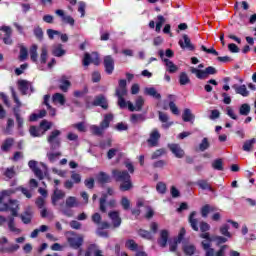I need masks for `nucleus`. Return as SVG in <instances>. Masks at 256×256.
Instances as JSON below:
<instances>
[{
  "mask_svg": "<svg viewBox=\"0 0 256 256\" xmlns=\"http://www.w3.org/2000/svg\"><path fill=\"white\" fill-rule=\"evenodd\" d=\"M112 177L116 183H120L119 190L125 193L126 191H131L133 188V181H131V174L127 170H112Z\"/></svg>",
  "mask_w": 256,
  "mask_h": 256,
  "instance_id": "nucleus-1",
  "label": "nucleus"
},
{
  "mask_svg": "<svg viewBox=\"0 0 256 256\" xmlns=\"http://www.w3.org/2000/svg\"><path fill=\"white\" fill-rule=\"evenodd\" d=\"M9 209L12 216L8 217V229L10 233H15V235H21L22 230L15 226V217H19V202L17 200H9Z\"/></svg>",
  "mask_w": 256,
  "mask_h": 256,
  "instance_id": "nucleus-2",
  "label": "nucleus"
},
{
  "mask_svg": "<svg viewBox=\"0 0 256 256\" xmlns=\"http://www.w3.org/2000/svg\"><path fill=\"white\" fill-rule=\"evenodd\" d=\"M113 119V114L108 113L104 116V119L102 120L99 126L92 125L90 129L93 135H96L97 137H102L103 133H105V129H109V125L111 124V121H113Z\"/></svg>",
  "mask_w": 256,
  "mask_h": 256,
  "instance_id": "nucleus-3",
  "label": "nucleus"
},
{
  "mask_svg": "<svg viewBox=\"0 0 256 256\" xmlns=\"http://www.w3.org/2000/svg\"><path fill=\"white\" fill-rule=\"evenodd\" d=\"M47 143L50 146V151H59L61 149V130H53L47 136Z\"/></svg>",
  "mask_w": 256,
  "mask_h": 256,
  "instance_id": "nucleus-4",
  "label": "nucleus"
},
{
  "mask_svg": "<svg viewBox=\"0 0 256 256\" xmlns=\"http://www.w3.org/2000/svg\"><path fill=\"white\" fill-rule=\"evenodd\" d=\"M190 72L197 77V79L205 80L209 79V75H217V68L209 66L205 70L199 68L191 67Z\"/></svg>",
  "mask_w": 256,
  "mask_h": 256,
  "instance_id": "nucleus-5",
  "label": "nucleus"
},
{
  "mask_svg": "<svg viewBox=\"0 0 256 256\" xmlns=\"http://www.w3.org/2000/svg\"><path fill=\"white\" fill-rule=\"evenodd\" d=\"M17 85L21 95H28L29 89L31 93H35V88H33V84L30 81L18 80Z\"/></svg>",
  "mask_w": 256,
  "mask_h": 256,
  "instance_id": "nucleus-6",
  "label": "nucleus"
},
{
  "mask_svg": "<svg viewBox=\"0 0 256 256\" xmlns=\"http://www.w3.org/2000/svg\"><path fill=\"white\" fill-rule=\"evenodd\" d=\"M92 105L93 107H101V109L107 111V109H109V100H107V97L104 94H100L95 96Z\"/></svg>",
  "mask_w": 256,
  "mask_h": 256,
  "instance_id": "nucleus-7",
  "label": "nucleus"
},
{
  "mask_svg": "<svg viewBox=\"0 0 256 256\" xmlns=\"http://www.w3.org/2000/svg\"><path fill=\"white\" fill-rule=\"evenodd\" d=\"M160 140H161V133L157 128H154L151 131L149 138L147 139V143L149 147H159Z\"/></svg>",
  "mask_w": 256,
  "mask_h": 256,
  "instance_id": "nucleus-8",
  "label": "nucleus"
},
{
  "mask_svg": "<svg viewBox=\"0 0 256 256\" xmlns=\"http://www.w3.org/2000/svg\"><path fill=\"white\" fill-rule=\"evenodd\" d=\"M104 69L105 73L107 75H113V71H115V59H113V56L107 55L104 57Z\"/></svg>",
  "mask_w": 256,
  "mask_h": 256,
  "instance_id": "nucleus-9",
  "label": "nucleus"
},
{
  "mask_svg": "<svg viewBox=\"0 0 256 256\" xmlns=\"http://www.w3.org/2000/svg\"><path fill=\"white\" fill-rule=\"evenodd\" d=\"M178 45L181 49H187V51H195V45L191 43V38L189 35L183 34L182 39L179 40Z\"/></svg>",
  "mask_w": 256,
  "mask_h": 256,
  "instance_id": "nucleus-10",
  "label": "nucleus"
},
{
  "mask_svg": "<svg viewBox=\"0 0 256 256\" xmlns=\"http://www.w3.org/2000/svg\"><path fill=\"white\" fill-rule=\"evenodd\" d=\"M168 149L177 159H183L185 157V150H183L179 144H168Z\"/></svg>",
  "mask_w": 256,
  "mask_h": 256,
  "instance_id": "nucleus-11",
  "label": "nucleus"
},
{
  "mask_svg": "<svg viewBox=\"0 0 256 256\" xmlns=\"http://www.w3.org/2000/svg\"><path fill=\"white\" fill-rule=\"evenodd\" d=\"M55 14L61 18L62 23L70 25V27H73L75 25V19L69 15H65V11L58 9L55 11Z\"/></svg>",
  "mask_w": 256,
  "mask_h": 256,
  "instance_id": "nucleus-12",
  "label": "nucleus"
},
{
  "mask_svg": "<svg viewBox=\"0 0 256 256\" xmlns=\"http://www.w3.org/2000/svg\"><path fill=\"white\" fill-rule=\"evenodd\" d=\"M33 215V209H31V207H27L20 215V219L24 225H30L31 221H33Z\"/></svg>",
  "mask_w": 256,
  "mask_h": 256,
  "instance_id": "nucleus-13",
  "label": "nucleus"
},
{
  "mask_svg": "<svg viewBox=\"0 0 256 256\" xmlns=\"http://www.w3.org/2000/svg\"><path fill=\"white\" fill-rule=\"evenodd\" d=\"M127 95V80L121 79L119 80V86L116 88L115 96L117 98H122Z\"/></svg>",
  "mask_w": 256,
  "mask_h": 256,
  "instance_id": "nucleus-14",
  "label": "nucleus"
},
{
  "mask_svg": "<svg viewBox=\"0 0 256 256\" xmlns=\"http://www.w3.org/2000/svg\"><path fill=\"white\" fill-rule=\"evenodd\" d=\"M143 105H145V100L142 96H139L136 101L135 105L131 101H128V109L129 111H141L143 109Z\"/></svg>",
  "mask_w": 256,
  "mask_h": 256,
  "instance_id": "nucleus-15",
  "label": "nucleus"
},
{
  "mask_svg": "<svg viewBox=\"0 0 256 256\" xmlns=\"http://www.w3.org/2000/svg\"><path fill=\"white\" fill-rule=\"evenodd\" d=\"M38 165V162L35 161V160H30L28 162V167L29 169H31V171H33L34 175L36 177H38L41 180H43L44 176H43V171L40 170V168L37 166Z\"/></svg>",
  "mask_w": 256,
  "mask_h": 256,
  "instance_id": "nucleus-16",
  "label": "nucleus"
},
{
  "mask_svg": "<svg viewBox=\"0 0 256 256\" xmlns=\"http://www.w3.org/2000/svg\"><path fill=\"white\" fill-rule=\"evenodd\" d=\"M0 31H3L5 33L3 43L5 45H13V39H11V35H13V30H11L9 26H2L0 28Z\"/></svg>",
  "mask_w": 256,
  "mask_h": 256,
  "instance_id": "nucleus-17",
  "label": "nucleus"
},
{
  "mask_svg": "<svg viewBox=\"0 0 256 256\" xmlns=\"http://www.w3.org/2000/svg\"><path fill=\"white\" fill-rule=\"evenodd\" d=\"M83 236H78L77 238L75 237H69L68 238V243L69 246L72 249H81V247L83 246Z\"/></svg>",
  "mask_w": 256,
  "mask_h": 256,
  "instance_id": "nucleus-18",
  "label": "nucleus"
},
{
  "mask_svg": "<svg viewBox=\"0 0 256 256\" xmlns=\"http://www.w3.org/2000/svg\"><path fill=\"white\" fill-rule=\"evenodd\" d=\"M197 216L196 211H192L188 217V223L193 231H199V220L195 218Z\"/></svg>",
  "mask_w": 256,
  "mask_h": 256,
  "instance_id": "nucleus-19",
  "label": "nucleus"
},
{
  "mask_svg": "<svg viewBox=\"0 0 256 256\" xmlns=\"http://www.w3.org/2000/svg\"><path fill=\"white\" fill-rule=\"evenodd\" d=\"M232 89L235 90V93L237 95H241L242 97H249V90H247V86H245V84L240 86L237 84H234L232 86Z\"/></svg>",
  "mask_w": 256,
  "mask_h": 256,
  "instance_id": "nucleus-20",
  "label": "nucleus"
},
{
  "mask_svg": "<svg viewBox=\"0 0 256 256\" xmlns=\"http://www.w3.org/2000/svg\"><path fill=\"white\" fill-rule=\"evenodd\" d=\"M109 218L111 219L114 227H121V216H119L118 211H111L108 213Z\"/></svg>",
  "mask_w": 256,
  "mask_h": 256,
  "instance_id": "nucleus-21",
  "label": "nucleus"
},
{
  "mask_svg": "<svg viewBox=\"0 0 256 256\" xmlns=\"http://www.w3.org/2000/svg\"><path fill=\"white\" fill-rule=\"evenodd\" d=\"M168 241H169V231L161 230L160 238L158 239V245H160L162 248H165L167 247Z\"/></svg>",
  "mask_w": 256,
  "mask_h": 256,
  "instance_id": "nucleus-22",
  "label": "nucleus"
},
{
  "mask_svg": "<svg viewBox=\"0 0 256 256\" xmlns=\"http://www.w3.org/2000/svg\"><path fill=\"white\" fill-rule=\"evenodd\" d=\"M159 121H161L162 124V128L163 129H169V127H171V125H173V122H169V116L163 112H159Z\"/></svg>",
  "mask_w": 256,
  "mask_h": 256,
  "instance_id": "nucleus-23",
  "label": "nucleus"
},
{
  "mask_svg": "<svg viewBox=\"0 0 256 256\" xmlns=\"http://www.w3.org/2000/svg\"><path fill=\"white\" fill-rule=\"evenodd\" d=\"M91 63H94V65H99V57H96V59L93 60V58H91V54L86 53L84 55L82 64H83L84 67H89V65H91Z\"/></svg>",
  "mask_w": 256,
  "mask_h": 256,
  "instance_id": "nucleus-24",
  "label": "nucleus"
},
{
  "mask_svg": "<svg viewBox=\"0 0 256 256\" xmlns=\"http://www.w3.org/2000/svg\"><path fill=\"white\" fill-rule=\"evenodd\" d=\"M64 197H65V192H63V190H59V188H56L51 197L52 205H57V201H59L60 199H64Z\"/></svg>",
  "mask_w": 256,
  "mask_h": 256,
  "instance_id": "nucleus-25",
  "label": "nucleus"
},
{
  "mask_svg": "<svg viewBox=\"0 0 256 256\" xmlns=\"http://www.w3.org/2000/svg\"><path fill=\"white\" fill-rule=\"evenodd\" d=\"M15 143V139L13 138H7L6 140H4V142L1 145V150L4 153H9V151H11V147H13Z\"/></svg>",
  "mask_w": 256,
  "mask_h": 256,
  "instance_id": "nucleus-26",
  "label": "nucleus"
},
{
  "mask_svg": "<svg viewBox=\"0 0 256 256\" xmlns=\"http://www.w3.org/2000/svg\"><path fill=\"white\" fill-rule=\"evenodd\" d=\"M255 143V138L246 140L242 146V150L245 151L246 153H251V151H253V148L255 147Z\"/></svg>",
  "mask_w": 256,
  "mask_h": 256,
  "instance_id": "nucleus-27",
  "label": "nucleus"
},
{
  "mask_svg": "<svg viewBox=\"0 0 256 256\" xmlns=\"http://www.w3.org/2000/svg\"><path fill=\"white\" fill-rule=\"evenodd\" d=\"M163 62L165 63L166 71H168V73H177L179 68L177 67V65H175V63H173V61L164 58Z\"/></svg>",
  "mask_w": 256,
  "mask_h": 256,
  "instance_id": "nucleus-28",
  "label": "nucleus"
},
{
  "mask_svg": "<svg viewBox=\"0 0 256 256\" xmlns=\"http://www.w3.org/2000/svg\"><path fill=\"white\" fill-rule=\"evenodd\" d=\"M70 87H71V81L67 80V76H62L60 79L59 89H61L63 93H67Z\"/></svg>",
  "mask_w": 256,
  "mask_h": 256,
  "instance_id": "nucleus-29",
  "label": "nucleus"
},
{
  "mask_svg": "<svg viewBox=\"0 0 256 256\" xmlns=\"http://www.w3.org/2000/svg\"><path fill=\"white\" fill-rule=\"evenodd\" d=\"M196 185H198V187L202 189V191H210L211 193H215V190L209 185V182L207 180H198L196 182Z\"/></svg>",
  "mask_w": 256,
  "mask_h": 256,
  "instance_id": "nucleus-30",
  "label": "nucleus"
},
{
  "mask_svg": "<svg viewBox=\"0 0 256 256\" xmlns=\"http://www.w3.org/2000/svg\"><path fill=\"white\" fill-rule=\"evenodd\" d=\"M97 181L101 185L111 183V176H109V174H107L105 172H99V174L97 175Z\"/></svg>",
  "mask_w": 256,
  "mask_h": 256,
  "instance_id": "nucleus-31",
  "label": "nucleus"
},
{
  "mask_svg": "<svg viewBox=\"0 0 256 256\" xmlns=\"http://www.w3.org/2000/svg\"><path fill=\"white\" fill-rule=\"evenodd\" d=\"M29 133L31 137H43L45 135V132H43L40 126H30Z\"/></svg>",
  "mask_w": 256,
  "mask_h": 256,
  "instance_id": "nucleus-32",
  "label": "nucleus"
},
{
  "mask_svg": "<svg viewBox=\"0 0 256 256\" xmlns=\"http://www.w3.org/2000/svg\"><path fill=\"white\" fill-rule=\"evenodd\" d=\"M64 205L67 207V209H73V207H79V202L75 196H70L66 199Z\"/></svg>",
  "mask_w": 256,
  "mask_h": 256,
  "instance_id": "nucleus-33",
  "label": "nucleus"
},
{
  "mask_svg": "<svg viewBox=\"0 0 256 256\" xmlns=\"http://www.w3.org/2000/svg\"><path fill=\"white\" fill-rule=\"evenodd\" d=\"M202 248L206 251L205 256H215V249L211 248V244L206 241L201 242Z\"/></svg>",
  "mask_w": 256,
  "mask_h": 256,
  "instance_id": "nucleus-34",
  "label": "nucleus"
},
{
  "mask_svg": "<svg viewBox=\"0 0 256 256\" xmlns=\"http://www.w3.org/2000/svg\"><path fill=\"white\" fill-rule=\"evenodd\" d=\"M144 93L145 95H149V97H153L154 99H161V94H159L157 89L154 87L145 88Z\"/></svg>",
  "mask_w": 256,
  "mask_h": 256,
  "instance_id": "nucleus-35",
  "label": "nucleus"
},
{
  "mask_svg": "<svg viewBox=\"0 0 256 256\" xmlns=\"http://www.w3.org/2000/svg\"><path fill=\"white\" fill-rule=\"evenodd\" d=\"M21 246L19 244H11L9 247H1L0 253H15L16 251H19Z\"/></svg>",
  "mask_w": 256,
  "mask_h": 256,
  "instance_id": "nucleus-36",
  "label": "nucleus"
},
{
  "mask_svg": "<svg viewBox=\"0 0 256 256\" xmlns=\"http://www.w3.org/2000/svg\"><path fill=\"white\" fill-rule=\"evenodd\" d=\"M55 151L47 152L46 154V157L48 158V161H50V163H55V161H57V159H59V157L63 155L60 151Z\"/></svg>",
  "mask_w": 256,
  "mask_h": 256,
  "instance_id": "nucleus-37",
  "label": "nucleus"
},
{
  "mask_svg": "<svg viewBox=\"0 0 256 256\" xmlns=\"http://www.w3.org/2000/svg\"><path fill=\"white\" fill-rule=\"evenodd\" d=\"M182 119L185 123H189V122L195 120V115H193V113H191V109L186 108V109H184V112L182 114Z\"/></svg>",
  "mask_w": 256,
  "mask_h": 256,
  "instance_id": "nucleus-38",
  "label": "nucleus"
},
{
  "mask_svg": "<svg viewBox=\"0 0 256 256\" xmlns=\"http://www.w3.org/2000/svg\"><path fill=\"white\" fill-rule=\"evenodd\" d=\"M107 197H109V194L104 193L99 200V209L101 213H107V207L105 206V203H107Z\"/></svg>",
  "mask_w": 256,
  "mask_h": 256,
  "instance_id": "nucleus-39",
  "label": "nucleus"
},
{
  "mask_svg": "<svg viewBox=\"0 0 256 256\" xmlns=\"http://www.w3.org/2000/svg\"><path fill=\"white\" fill-rule=\"evenodd\" d=\"M38 46L37 44H33L30 48V59L33 63H37L39 59V54L37 53Z\"/></svg>",
  "mask_w": 256,
  "mask_h": 256,
  "instance_id": "nucleus-40",
  "label": "nucleus"
},
{
  "mask_svg": "<svg viewBox=\"0 0 256 256\" xmlns=\"http://www.w3.org/2000/svg\"><path fill=\"white\" fill-rule=\"evenodd\" d=\"M49 53V50L47 49V46H42L41 47V53H40V63L42 65H45L47 63V55Z\"/></svg>",
  "mask_w": 256,
  "mask_h": 256,
  "instance_id": "nucleus-41",
  "label": "nucleus"
},
{
  "mask_svg": "<svg viewBox=\"0 0 256 256\" xmlns=\"http://www.w3.org/2000/svg\"><path fill=\"white\" fill-rule=\"evenodd\" d=\"M191 83V78H189V75H187L186 72H182L179 75V84L180 85H189Z\"/></svg>",
  "mask_w": 256,
  "mask_h": 256,
  "instance_id": "nucleus-42",
  "label": "nucleus"
},
{
  "mask_svg": "<svg viewBox=\"0 0 256 256\" xmlns=\"http://www.w3.org/2000/svg\"><path fill=\"white\" fill-rule=\"evenodd\" d=\"M52 101L54 103H59L60 105H65V96L61 93H55L53 96H52Z\"/></svg>",
  "mask_w": 256,
  "mask_h": 256,
  "instance_id": "nucleus-43",
  "label": "nucleus"
},
{
  "mask_svg": "<svg viewBox=\"0 0 256 256\" xmlns=\"http://www.w3.org/2000/svg\"><path fill=\"white\" fill-rule=\"evenodd\" d=\"M240 115H243L244 117H247L249 113H251V106L247 103H244L239 108Z\"/></svg>",
  "mask_w": 256,
  "mask_h": 256,
  "instance_id": "nucleus-44",
  "label": "nucleus"
},
{
  "mask_svg": "<svg viewBox=\"0 0 256 256\" xmlns=\"http://www.w3.org/2000/svg\"><path fill=\"white\" fill-rule=\"evenodd\" d=\"M211 147V144L209 143V138L205 137L202 139L201 143L198 146L199 151L204 152L207 151Z\"/></svg>",
  "mask_w": 256,
  "mask_h": 256,
  "instance_id": "nucleus-45",
  "label": "nucleus"
},
{
  "mask_svg": "<svg viewBox=\"0 0 256 256\" xmlns=\"http://www.w3.org/2000/svg\"><path fill=\"white\" fill-rule=\"evenodd\" d=\"M183 251L185 255H195V251H197V248L193 244H188L183 247Z\"/></svg>",
  "mask_w": 256,
  "mask_h": 256,
  "instance_id": "nucleus-46",
  "label": "nucleus"
},
{
  "mask_svg": "<svg viewBox=\"0 0 256 256\" xmlns=\"http://www.w3.org/2000/svg\"><path fill=\"white\" fill-rule=\"evenodd\" d=\"M13 111H14V117H16L18 129H22L23 123H24L23 117H21V114L19 113V110H17V108H14Z\"/></svg>",
  "mask_w": 256,
  "mask_h": 256,
  "instance_id": "nucleus-47",
  "label": "nucleus"
},
{
  "mask_svg": "<svg viewBox=\"0 0 256 256\" xmlns=\"http://www.w3.org/2000/svg\"><path fill=\"white\" fill-rule=\"evenodd\" d=\"M120 205L124 211H129V209H131V201L126 196L121 198Z\"/></svg>",
  "mask_w": 256,
  "mask_h": 256,
  "instance_id": "nucleus-48",
  "label": "nucleus"
},
{
  "mask_svg": "<svg viewBox=\"0 0 256 256\" xmlns=\"http://www.w3.org/2000/svg\"><path fill=\"white\" fill-rule=\"evenodd\" d=\"M207 83L208 84L204 86V90L206 91V93H211V91H213V86L211 85H214L215 87L219 85V83H217V80L215 79H210L207 81Z\"/></svg>",
  "mask_w": 256,
  "mask_h": 256,
  "instance_id": "nucleus-49",
  "label": "nucleus"
},
{
  "mask_svg": "<svg viewBox=\"0 0 256 256\" xmlns=\"http://www.w3.org/2000/svg\"><path fill=\"white\" fill-rule=\"evenodd\" d=\"M212 169L215 171H223V160L218 158L212 162Z\"/></svg>",
  "mask_w": 256,
  "mask_h": 256,
  "instance_id": "nucleus-50",
  "label": "nucleus"
},
{
  "mask_svg": "<svg viewBox=\"0 0 256 256\" xmlns=\"http://www.w3.org/2000/svg\"><path fill=\"white\" fill-rule=\"evenodd\" d=\"M219 232L224 236V237H228V239H231L232 235L231 232H229V224H223L220 229Z\"/></svg>",
  "mask_w": 256,
  "mask_h": 256,
  "instance_id": "nucleus-51",
  "label": "nucleus"
},
{
  "mask_svg": "<svg viewBox=\"0 0 256 256\" xmlns=\"http://www.w3.org/2000/svg\"><path fill=\"white\" fill-rule=\"evenodd\" d=\"M130 120L131 123L137 125V123L145 121V116L143 114H132Z\"/></svg>",
  "mask_w": 256,
  "mask_h": 256,
  "instance_id": "nucleus-52",
  "label": "nucleus"
},
{
  "mask_svg": "<svg viewBox=\"0 0 256 256\" xmlns=\"http://www.w3.org/2000/svg\"><path fill=\"white\" fill-rule=\"evenodd\" d=\"M54 57H63L65 55V50L63 49V45L59 44L52 51Z\"/></svg>",
  "mask_w": 256,
  "mask_h": 256,
  "instance_id": "nucleus-53",
  "label": "nucleus"
},
{
  "mask_svg": "<svg viewBox=\"0 0 256 256\" xmlns=\"http://www.w3.org/2000/svg\"><path fill=\"white\" fill-rule=\"evenodd\" d=\"M158 21L156 22L155 31L156 33H161V27H163V24L165 23V17L163 15L157 16Z\"/></svg>",
  "mask_w": 256,
  "mask_h": 256,
  "instance_id": "nucleus-54",
  "label": "nucleus"
},
{
  "mask_svg": "<svg viewBox=\"0 0 256 256\" xmlns=\"http://www.w3.org/2000/svg\"><path fill=\"white\" fill-rule=\"evenodd\" d=\"M138 235L143 239H148L149 241L153 239V234L147 230H143V229L138 230Z\"/></svg>",
  "mask_w": 256,
  "mask_h": 256,
  "instance_id": "nucleus-55",
  "label": "nucleus"
},
{
  "mask_svg": "<svg viewBox=\"0 0 256 256\" xmlns=\"http://www.w3.org/2000/svg\"><path fill=\"white\" fill-rule=\"evenodd\" d=\"M52 125L53 124L47 120H42L40 122V129H42V132H44V135L45 133H47V131H49V129H51Z\"/></svg>",
  "mask_w": 256,
  "mask_h": 256,
  "instance_id": "nucleus-56",
  "label": "nucleus"
},
{
  "mask_svg": "<svg viewBox=\"0 0 256 256\" xmlns=\"http://www.w3.org/2000/svg\"><path fill=\"white\" fill-rule=\"evenodd\" d=\"M126 247L130 251H137L139 249V245L135 243V240L130 239L126 241Z\"/></svg>",
  "mask_w": 256,
  "mask_h": 256,
  "instance_id": "nucleus-57",
  "label": "nucleus"
},
{
  "mask_svg": "<svg viewBox=\"0 0 256 256\" xmlns=\"http://www.w3.org/2000/svg\"><path fill=\"white\" fill-rule=\"evenodd\" d=\"M211 211H213V208H211V206L209 204L204 205L201 208V215L202 217L207 218V216L209 215V213H211Z\"/></svg>",
  "mask_w": 256,
  "mask_h": 256,
  "instance_id": "nucleus-58",
  "label": "nucleus"
},
{
  "mask_svg": "<svg viewBox=\"0 0 256 256\" xmlns=\"http://www.w3.org/2000/svg\"><path fill=\"white\" fill-rule=\"evenodd\" d=\"M156 190L161 194L165 195L167 193V185L163 182H158L156 185Z\"/></svg>",
  "mask_w": 256,
  "mask_h": 256,
  "instance_id": "nucleus-59",
  "label": "nucleus"
},
{
  "mask_svg": "<svg viewBox=\"0 0 256 256\" xmlns=\"http://www.w3.org/2000/svg\"><path fill=\"white\" fill-rule=\"evenodd\" d=\"M33 33L36 37V39H38V41H41L43 39V29L39 26L35 27L34 30H33Z\"/></svg>",
  "mask_w": 256,
  "mask_h": 256,
  "instance_id": "nucleus-60",
  "label": "nucleus"
},
{
  "mask_svg": "<svg viewBox=\"0 0 256 256\" xmlns=\"http://www.w3.org/2000/svg\"><path fill=\"white\" fill-rule=\"evenodd\" d=\"M4 175L7 177V179H13L15 177V166H12L10 168H6Z\"/></svg>",
  "mask_w": 256,
  "mask_h": 256,
  "instance_id": "nucleus-61",
  "label": "nucleus"
},
{
  "mask_svg": "<svg viewBox=\"0 0 256 256\" xmlns=\"http://www.w3.org/2000/svg\"><path fill=\"white\" fill-rule=\"evenodd\" d=\"M87 93H89V88H87V86L84 87L83 90H76L74 91V97H85V95H87Z\"/></svg>",
  "mask_w": 256,
  "mask_h": 256,
  "instance_id": "nucleus-62",
  "label": "nucleus"
},
{
  "mask_svg": "<svg viewBox=\"0 0 256 256\" xmlns=\"http://www.w3.org/2000/svg\"><path fill=\"white\" fill-rule=\"evenodd\" d=\"M166 151L164 148L157 149L151 156V159H159V157L165 155Z\"/></svg>",
  "mask_w": 256,
  "mask_h": 256,
  "instance_id": "nucleus-63",
  "label": "nucleus"
},
{
  "mask_svg": "<svg viewBox=\"0 0 256 256\" xmlns=\"http://www.w3.org/2000/svg\"><path fill=\"white\" fill-rule=\"evenodd\" d=\"M71 179L73 181V183H76V185H78V183H81V174L75 172V171H72L71 172Z\"/></svg>",
  "mask_w": 256,
  "mask_h": 256,
  "instance_id": "nucleus-64",
  "label": "nucleus"
}]
</instances>
